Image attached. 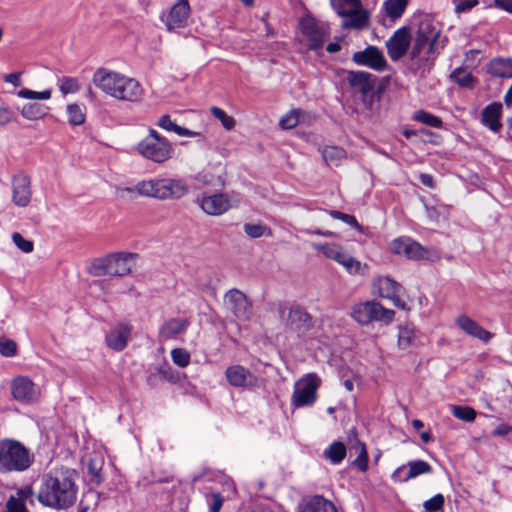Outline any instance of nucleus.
I'll return each instance as SVG.
<instances>
[{
	"label": "nucleus",
	"instance_id": "obj_17",
	"mask_svg": "<svg viewBox=\"0 0 512 512\" xmlns=\"http://www.w3.org/2000/svg\"><path fill=\"white\" fill-rule=\"evenodd\" d=\"M392 253L403 255L410 259H422L426 257V250L414 240L407 237H399L389 244Z\"/></svg>",
	"mask_w": 512,
	"mask_h": 512
},
{
	"label": "nucleus",
	"instance_id": "obj_50",
	"mask_svg": "<svg viewBox=\"0 0 512 512\" xmlns=\"http://www.w3.org/2000/svg\"><path fill=\"white\" fill-rule=\"evenodd\" d=\"M445 499L442 494H436L432 498L426 500L423 503V508L425 512H439L443 509Z\"/></svg>",
	"mask_w": 512,
	"mask_h": 512
},
{
	"label": "nucleus",
	"instance_id": "obj_52",
	"mask_svg": "<svg viewBox=\"0 0 512 512\" xmlns=\"http://www.w3.org/2000/svg\"><path fill=\"white\" fill-rule=\"evenodd\" d=\"M12 241L15 244V246L24 253H31L34 249L33 242L25 239L18 232L12 234Z\"/></svg>",
	"mask_w": 512,
	"mask_h": 512
},
{
	"label": "nucleus",
	"instance_id": "obj_59",
	"mask_svg": "<svg viewBox=\"0 0 512 512\" xmlns=\"http://www.w3.org/2000/svg\"><path fill=\"white\" fill-rule=\"evenodd\" d=\"M223 505V498L220 493L215 492L211 494V503L209 512H219Z\"/></svg>",
	"mask_w": 512,
	"mask_h": 512
},
{
	"label": "nucleus",
	"instance_id": "obj_15",
	"mask_svg": "<svg viewBox=\"0 0 512 512\" xmlns=\"http://www.w3.org/2000/svg\"><path fill=\"white\" fill-rule=\"evenodd\" d=\"M197 202L202 211L211 216L222 215L233 206L229 196L224 193L202 195L197 198Z\"/></svg>",
	"mask_w": 512,
	"mask_h": 512
},
{
	"label": "nucleus",
	"instance_id": "obj_39",
	"mask_svg": "<svg viewBox=\"0 0 512 512\" xmlns=\"http://www.w3.org/2000/svg\"><path fill=\"white\" fill-rule=\"evenodd\" d=\"M32 493L30 487H26L25 489H21L18 491L19 497L10 496L6 503V512H28L24 499H26Z\"/></svg>",
	"mask_w": 512,
	"mask_h": 512
},
{
	"label": "nucleus",
	"instance_id": "obj_32",
	"mask_svg": "<svg viewBox=\"0 0 512 512\" xmlns=\"http://www.w3.org/2000/svg\"><path fill=\"white\" fill-rule=\"evenodd\" d=\"M311 116L301 109H293L280 119V126L283 129H292L300 123L308 122Z\"/></svg>",
	"mask_w": 512,
	"mask_h": 512
},
{
	"label": "nucleus",
	"instance_id": "obj_27",
	"mask_svg": "<svg viewBox=\"0 0 512 512\" xmlns=\"http://www.w3.org/2000/svg\"><path fill=\"white\" fill-rule=\"evenodd\" d=\"M373 286L377 289L380 297L387 299H394L401 288L400 284L396 281L384 276L377 277L373 282Z\"/></svg>",
	"mask_w": 512,
	"mask_h": 512
},
{
	"label": "nucleus",
	"instance_id": "obj_41",
	"mask_svg": "<svg viewBox=\"0 0 512 512\" xmlns=\"http://www.w3.org/2000/svg\"><path fill=\"white\" fill-rule=\"evenodd\" d=\"M407 0H386L384 10L386 15L392 19H399L405 11Z\"/></svg>",
	"mask_w": 512,
	"mask_h": 512
},
{
	"label": "nucleus",
	"instance_id": "obj_49",
	"mask_svg": "<svg viewBox=\"0 0 512 512\" xmlns=\"http://www.w3.org/2000/svg\"><path fill=\"white\" fill-rule=\"evenodd\" d=\"M356 449H357L358 455L352 464L355 467H357L360 471L364 472L368 468V455H367L365 444L362 442H357Z\"/></svg>",
	"mask_w": 512,
	"mask_h": 512
},
{
	"label": "nucleus",
	"instance_id": "obj_26",
	"mask_svg": "<svg viewBox=\"0 0 512 512\" xmlns=\"http://www.w3.org/2000/svg\"><path fill=\"white\" fill-rule=\"evenodd\" d=\"M437 50V45L415 36L410 54L413 60L427 61L429 55L437 52Z\"/></svg>",
	"mask_w": 512,
	"mask_h": 512
},
{
	"label": "nucleus",
	"instance_id": "obj_10",
	"mask_svg": "<svg viewBox=\"0 0 512 512\" xmlns=\"http://www.w3.org/2000/svg\"><path fill=\"white\" fill-rule=\"evenodd\" d=\"M190 4L188 0H177V2L167 11L160 15L161 21L164 23L169 32L184 28L187 25L190 15Z\"/></svg>",
	"mask_w": 512,
	"mask_h": 512
},
{
	"label": "nucleus",
	"instance_id": "obj_21",
	"mask_svg": "<svg viewBox=\"0 0 512 512\" xmlns=\"http://www.w3.org/2000/svg\"><path fill=\"white\" fill-rule=\"evenodd\" d=\"M456 324L465 334L476 338L483 343H488L493 337L491 332L484 329L476 321L466 315H460L456 319Z\"/></svg>",
	"mask_w": 512,
	"mask_h": 512
},
{
	"label": "nucleus",
	"instance_id": "obj_6",
	"mask_svg": "<svg viewBox=\"0 0 512 512\" xmlns=\"http://www.w3.org/2000/svg\"><path fill=\"white\" fill-rule=\"evenodd\" d=\"M321 383L322 380L316 373L303 375L294 383L291 405L295 408L312 406L317 400Z\"/></svg>",
	"mask_w": 512,
	"mask_h": 512
},
{
	"label": "nucleus",
	"instance_id": "obj_34",
	"mask_svg": "<svg viewBox=\"0 0 512 512\" xmlns=\"http://www.w3.org/2000/svg\"><path fill=\"white\" fill-rule=\"evenodd\" d=\"M312 247L321 252L325 257L336 261L338 264L346 254L342 247L334 243H315Z\"/></svg>",
	"mask_w": 512,
	"mask_h": 512
},
{
	"label": "nucleus",
	"instance_id": "obj_1",
	"mask_svg": "<svg viewBox=\"0 0 512 512\" xmlns=\"http://www.w3.org/2000/svg\"><path fill=\"white\" fill-rule=\"evenodd\" d=\"M92 81L103 93L117 100L136 102L143 94L142 86L137 80L106 68L97 69Z\"/></svg>",
	"mask_w": 512,
	"mask_h": 512
},
{
	"label": "nucleus",
	"instance_id": "obj_35",
	"mask_svg": "<svg viewBox=\"0 0 512 512\" xmlns=\"http://www.w3.org/2000/svg\"><path fill=\"white\" fill-rule=\"evenodd\" d=\"M301 512H338L331 501L322 496H315L305 504Z\"/></svg>",
	"mask_w": 512,
	"mask_h": 512
},
{
	"label": "nucleus",
	"instance_id": "obj_51",
	"mask_svg": "<svg viewBox=\"0 0 512 512\" xmlns=\"http://www.w3.org/2000/svg\"><path fill=\"white\" fill-rule=\"evenodd\" d=\"M171 358L174 364L179 367H186L190 363V354L182 348H175L171 351Z\"/></svg>",
	"mask_w": 512,
	"mask_h": 512
},
{
	"label": "nucleus",
	"instance_id": "obj_57",
	"mask_svg": "<svg viewBox=\"0 0 512 512\" xmlns=\"http://www.w3.org/2000/svg\"><path fill=\"white\" fill-rule=\"evenodd\" d=\"M17 352V344L7 338L0 339V354L4 357H12Z\"/></svg>",
	"mask_w": 512,
	"mask_h": 512
},
{
	"label": "nucleus",
	"instance_id": "obj_47",
	"mask_svg": "<svg viewBox=\"0 0 512 512\" xmlns=\"http://www.w3.org/2000/svg\"><path fill=\"white\" fill-rule=\"evenodd\" d=\"M18 97L29 100H49L52 95L50 89L43 90L41 92L33 91L28 88H22L17 92Z\"/></svg>",
	"mask_w": 512,
	"mask_h": 512
},
{
	"label": "nucleus",
	"instance_id": "obj_14",
	"mask_svg": "<svg viewBox=\"0 0 512 512\" xmlns=\"http://www.w3.org/2000/svg\"><path fill=\"white\" fill-rule=\"evenodd\" d=\"M227 382L234 388L252 389L257 386V377L246 367L234 364L225 370Z\"/></svg>",
	"mask_w": 512,
	"mask_h": 512
},
{
	"label": "nucleus",
	"instance_id": "obj_62",
	"mask_svg": "<svg viewBox=\"0 0 512 512\" xmlns=\"http://www.w3.org/2000/svg\"><path fill=\"white\" fill-rule=\"evenodd\" d=\"M196 179L199 182H201L203 184H206V185H209V184L213 183V177L209 173H207L205 171H202V172L198 173L197 176H196Z\"/></svg>",
	"mask_w": 512,
	"mask_h": 512
},
{
	"label": "nucleus",
	"instance_id": "obj_64",
	"mask_svg": "<svg viewBox=\"0 0 512 512\" xmlns=\"http://www.w3.org/2000/svg\"><path fill=\"white\" fill-rule=\"evenodd\" d=\"M494 2L496 6L509 13H512V0H494Z\"/></svg>",
	"mask_w": 512,
	"mask_h": 512
},
{
	"label": "nucleus",
	"instance_id": "obj_16",
	"mask_svg": "<svg viewBox=\"0 0 512 512\" xmlns=\"http://www.w3.org/2000/svg\"><path fill=\"white\" fill-rule=\"evenodd\" d=\"M411 35L407 27L397 29L386 42L387 53L393 61L403 57L410 45Z\"/></svg>",
	"mask_w": 512,
	"mask_h": 512
},
{
	"label": "nucleus",
	"instance_id": "obj_13",
	"mask_svg": "<svg viewBox=\"0 0 512 512\" xmlns=\"http://www.w3.org/2000/svg\"><path fill=\"white\" fill-rule=\"evenodd\" d=\"M227 309L238 321H248L252 316V306L246 295L237 289L229 290L224 296Z\"/></svg>",
	"mask_w": 512,
	"mask_h": 512
},
{
	"label": "nucleus",
	"instance_id": "obj_40",
	"mask_svg": "<svg viewBox=\"0 0 512 512\" xmlns=\"http://www.w3.org/2000/svg\"><path fill=\"white\" fill-rule=\"evenodd\" d=\"M32 493L30 487H26L25 489H21L18 491L19 497L10 496L6 503V512H28L24 499H26Z\"/></svg>",
	"mask_w": 512,
	"mask_h": 512
},
{
	"label": "nucleus",
	"instance_id": "obj_2",
	"mask_svg": "<svg viewBox=\"0 0 512 512\" xmlns=\"http://www.w3.org/2000/svg\"><path fill=\"white\" fill-rule=\"evenodd\" d=\"M138 255L131 252H118L94 259L87 272L95 277H123L131 273Z\"/></svg>",
	"mask_w": 512,
	"mask_h": 512
},
{
	"label": "nucleus",
	"instance_id": "obj_38",
	"mask_svg": "<svg viewBox=\"0 0 512 512\" xmlns=\"http://www.w3.org/2000/svg\"><path fill=\"white\" fill-rule=\"evenodd\" d=\"M323 456L334 465L340 464L346 456V447L342 442H333L323 451Z\"/></svg>",
	"mask_w": 512,
	"mask_h": 512
},
{
	"label": "nucleus",
	"instance_id": "obj_48",
	"mask_svg": "<svg viewBox=\"0 0 512 512\" xmlns=\"http://www.w3.org/2000/svg\"><path fill=\"white\" fill-rule=\"evenodd\" d=\"M452 414L457 419L465 422L474 421L477 415L476 411L469 406H453Z\"/></svg>",
	"mask_w": 512,
	"mask_h": 512
},
{
	"label": "nucleus",
	"instance_id": "obj_18",
	"mask_svg": "<svg viewBox=\"0 0 512 512\" xmlns=\"http://www.w3.org/2000/svg\"><path fill=\"white\" fill-rule=\"evenodd\" d=\"M352 59L358 65L367 66L376 71H382L386 67L383 53L374 46H369L363 51L354 53Z\"/></svg>",
	"mask_w": 512,
	"mask_h": 512
},
{
	"label": "nucleus",
	"instance_id": "obj_30",
	"mask_svg": "<svg viewBox=\"0 0 512 512\" xmlns=\"http://www.w3.org/2000/svg\"><path fill=\"white\" fill-rule=\"evenodd\" d=\"M488 72L496 77L512 78V59L496 58L487 65Z\"/></svg>",
	"mask_w": 512,
	"mask_h": 512
},
{
	"label": "nucleus",
	"instance_id": "obj_11",
	"mask_svg": "<svg viewBox=\"0 0 512 512\" xmlns=\"http://www.w3.org/2000/svg\"><path fill=\"white\" fill-rule=\"evenodd\" d=\"M164 177H156L148 180L139 181L133 187L120 188L119 194L124 197L125 194L132 196L134 193L142 197L164 200Z\"/></svg>",
	"mask_w": 512,
	"mask_h": 512
},
{
	"label": "nucleus",
	"instance_id": "obj_4",
	"mask_svg": "<svg viewBox=\"0 0 512 512\" xmlns=\"http://www.w3.org/2000/svg\"><path fill=\"white\" fill-rule=\"evenodd\" d=\"M136 150L143 158L157 164L170 160L174 155L171 142L153 128L148 129V134L137 144Z\"/></svg>",
	"mask_w": 512,
	"mask_h": 512
},
{
	"label": "nucleus",
	"instance_id": "obj_37",
	"mask_svg": "<svg viewBox=\"0 0 512 512\" xmlns=\"http://www.w3.org/2000/svg\"><path fill=\"white\" fill-rule=\"evenodd\" d=\"M415 341L416 329L412 325L406 324L399 327L397 344L400 349L405 350L414 346Z\"/></svg>",
	"mask_w": 512,
	"mask_h": 512
},
{
	"label": "nucleus",
	"instance_id": "obj_44",
	"mask_svg": "<svg viewBox=\"0 0 512 512\" xmlns=\"http://www.w3.org/2000/svg\"><path fill=\"white\" fill-rule=\"evenodd\" d=\"M413 119L433 128H441L443 125L440 118L423 110L415 112Z\"/></svg>",
	"mask_w": 512,
	"mask_h": 512
},
{
	"label": "nucleus",
	"instance_id": "obj_22",
	"mask_svg": "<svg viewBox=\"0 0 512 512\" xmlns=\"http://www.w3.org/2000/svg\"><path fill=\"white\" fill-rule=\"evenodd\" d=\"M164 200L181 199L189 192V185L181 177H164Z\"/></svg>",
	"mask_w": 512,
	"mask_h": 512
},
{
	"label": "nucleus",
	"instance_id": "obj_23",
	"mask_svg": "<svg viewBox=\"0 0 512 512\" xmlns=\"http://www.w3.org/2000/svg\"><path fill=\"white\" fill-rule=\"evenodd\" d=\"M502 104L493 102L487 105L482 111V123L493 132H499L502 124L500 122Z\"/></svg>",
	"mask_w": 512,
	"mask_h": 512
},
{
	"label": "nucleus",
	"instance_id": "obj_3",
	"mask_svg": "<svg viewBox=\"0 0 512 512\" xmlns=\"http://www.w3.org/2000/svg\"><path fill=\"white\" fill-rule=\"evenodd\" d=\"M33 455L19 441L3 439L0 441V471L22 472L27 470L32 462Z\"/></svg>",
	"mask_w": 512,
	"mask_h": 512
},
{
	"label": "nucleus",
	"instance_id": "obj_33",
	"mask_svg": "<svg viewBox=\"0 0 512 512\" xmlns=\"http://www.w3.org/2000/svg\"><path fill=\"white\" fill-rule=\"evenodd\" d=\"M49 108L44 104L26 103L20 109L21 116L30 121H36L44 118Z\"/></svg>",
	"mask_w": 512,
	"mask_h": 512
},
{
	"label": "nucleus",
	"instance_id": "obj_12",
	"mask_svg": "<svg viewBox=\"0 0 512 512\" xmlns=\"http://www.w3.org/2000/svg\"><path fill=\"white\" fill-rule=\"evenodd\" d=\"M11 394L14 400L22 404H34L41 397L40 388L25 376H18L12 380Z\"/></svg>",
	"mask_w": 512,
	"mask_h": 512
},
{
	"label": "nucleus",
	"instance_id": "obj_8",
	"mask_svg": "<svg viewBox=\"0 0 512 512\" xmlns=\"http://www.w3.org/2000/svg\"><path fill=\"white\" fill-rule=\"evenodd\" d=\"M301 42L310 50H319L329 38L328 24L307 15L299 22Z\"/></svg>",
	"mask_w": 512,
	"mask_h": 512
},
{
	"label": "nucleus",
	"instance_id": "obj_46",
	"mask_svg": "<svg viewBox=\"0 0 512 512\" xmlns=\"http://www.w3.org/2000/svg\"><path fill=\"white\" fill-rule=\"evenodd\" d=\"M339 264L343 266L349 274H361L365 268V265H362L360 261L347 253L344 255Z\"/></svg>",
	"mask_w": 512,
	"mask_h": 512
},
{
	"label": "nucleus",
	"instance_id": "obj_25",
	"mask_svg": "<svg viewBox=\"0 0 512 512\" xmlns=\"http://www.w3.org/2000/svg\"><path fill=\"white\" fill-rule=\"evenodd\" d=\"M431 471V466L423 460L410 461L399 467L393 477H406L407 479L421 476Z\"/></svg>",
	"mask_w": 512,
	"mask_h": 512
},
{
	"label": "nucleus",
	"instance_id": "obj_31",
	"mask_svg": "<svg viewBox=\"0 0 512 512\" xmlns=\"http://www.w3.org/2000/svg\"><path fill=\"white\" fill-rule=\"evenodd\" d=\"M157 126L161 129L168 131V132H174L178 136L182 137H198L200 136L199 132L189 130L185 127H181L174 123L169 115H163L161 116L157 121Z\"/></svg>",
	"mask_w": 512,
	"mask_h": 512
},
{
	"label": "nucleus",
	"instance_id": "obj_60",
	"mask_svg": "<svg viewBox=\"0 0 512 512\" xmlns=\"http://www.w3.org/2000/svg\"><path fill=\"white\" fill-rule=\"evenodd\" d=\"M4 81L12 84L15 87L21 85V77L19 73H10L4 76Z\"/></svg>",
	"mask_w": 512,
	"mask_h": 512
},
{
	"label": "nucleus",
	"instance_id": "obj_7",
	"mask_svg": "<svg viewBox=\"0 0 512 512\" xmlns=\"http://www.w3.org/2000/svg\"><path fill=\"white\" fill-rule=\"evenodd\" d=\"M331 5L343 18L344 28L362 29L368 24V12L363 9L360 0H330Z\"/></svg>",
	"mask_w": 512,
	"mask_h": 512
},
{
	"label": "nucleus",
	"instance_id": "obj_54",
	"mask_svg": "<svg viewBox=\"0 0 512 512\" xmlns=\"http://www.w3.org/2000/svg\"><path fill=\"white\" fill-rule=\"evenodd\" d=\"M103 459L96 457L90 459L88 462V471L92 478L101 479L104 475L102 474Z\"/></svg>",
	"mask_w": 512,
	"mask_h": 512
},
{
	"label": "nucleus",
	"instance_id": "obj_29",
	"mask_svg": "<svg viewBox=\"0 0 512 512\" xmlns=\"http://www.w3.org/2000/svg\"><path fill=\"white\" fill-rule=\"evenodd\" d=\"M189 322L186 319L174 318L165 322L160 328V336L167 340L185 332Z\"/></svg>",
	"mask_w": 512,
	"mask_h": 512
},
{
	"label": "nucleus",
	"instance_id": "obj_58",
	"mask_svg": "<svg viewBox=\"0 0 512 512\" xmlns=\"http://www.w3.org/2000/svg\"><path fill=\"white\" fill-rule=\"evenodd\" d=\"M478 5V0H461L455 4L454 11L456 14H461L470 11Z\"/></svg>",
	"mask_w": 512,
	"mask_h": 512
},
{
	"label": "nucleus",
	"instance_id": "obj_5",
	"mask_svg": "<svg viewBox=\"0 0 512 512\" xmlns=\"http://www.w3.org/2000/svg\"><path fill=\"white\" fill-rule=\"evenodd\" d=\"M76 498L74 482H46L38 494V500L45 506L64 509Z\"/></svg>",
	"mask_w": 512,
	"mask_h": 512
},
{
	"label": "nucleus",
	"instance_id": "obj_56",
	"mask_svg": "<svg viewBox=\"0 0 512 512\" xmlns=\"http://www.w3.org/2000/svg\"><path fill=\"white\" fill-rule=\"evenodd\" d=\"M329 214L331 217L347 223L348 225L356 228L358 231L362 230V227L359 225L356 218L352 215L345 214V213H342V212L336 211V210L329 211Z\"/></svg>",
	"mask_w": 512,
	"mask_h": 512
},
{
	"label": "nucleus",
	"instance_id": "obj_36",
	"mask_svg": "<svg viewBox=\"0 0 512 512\" xmlns=\"http://www.w3.org/2000/svg\"><path fill=\"white\" fill-rule=\"evenodd\" d=\"M322 157L329 166H339L347 157L344 149L337 146H326L322 150Z\"/></svg>",
	"mask_w": 512,
	"mask_h": 512
},
{
	"label": "nucleus",
	"instance_id": "obj_55",
	"mask_svg": "<svg viewBox=\"0 0 512 512\" xmlns=\"http://www.w3.org/2000/svg\"><path fill=\"white\" fill-rule=\"evenodd\" d=\"M244 232L251 238H260L265 235V232L268 230L266 226L262 224H252L246 223L244 224Z\"/></svg>",
	"mask_w": 512,
	"mask_h": 512
},
{
	"label": "nucleus",
	"instance_id": "obj_45",
	"mask_svg": "<svg viewBox=\"0 0 512 512\" xmlns=\"http://www.w3.org/2000/svg\"><path fill=\"white\" fill-rule=\"evenodd\" d=\"M210 113L221 122L226 130H232L235 127V119L228 115L223 109L213 106L210 108Z\"/></svg>",
	"mask_w": 512,
	"mask_h": 512
},
{
	"label": "nucleus",
	"instance_id": "obj_42",
	"mask_svg": "<svg viewBox=\"0 0 512 512\" xmlns=\"http://www.w3.org/2000/svg\"><path fill=\"white\" fill-rule=\"evenodd\" d=\"M66 112L71 125H81L85 121V107L77 103L67 105Z\"/></svg>",
	"mask_w": 512,
	"mask_h": 512
},
{
	"label": "nucleus",
	"instance_id": "obj_28",
	"mask_svg": "<svg viewBox=\"0 0 512 512\" xmlns=\"http://www.w3.org/2000/svg\"><path fill=\"white\" fill-rule=\"evenodd\" d=\"M347 79L353 88L364 95L374 88L372 75L367 72H349Z\"/></svg>",
	"mask_w": 512,
	"mask_h": 512
},
{
	"label": "nucleus",
	"instance_id": "obj_53",
	"mask_svg": "<svg viewBox=\"0 0 512 512\" xmlns=\"http://www.w3.org/2000/svg\"><path fill=\"white\" fill-rule=\"evenodd\" d=\"M451 77L453 80L462 87H469L473 82V77L470 73L458 68L455 69Z\"/></svg>",
	"mask_w": 512,
	"mask_h": 512
},
{
	"label": "nucleus",
	"instance_id": "obj_63",
	"mask_svg": "<svg viewBox=\"0 0 512 512\" xmlns=\"http://www.w3.org/2000/svg\"><path fill=\"white\" fill-rule=\"evenodd\" d=\"M304 233L308 234V235H320V236H324V237H331L333 236V232L331 231H323L321 229H305L304 230Z\"/></svg>",
	"mask_w": 512,
	"mask_h": 512
},
{
	"label": "nucleus",
	"instance_id": "obj_19",
	"mask_svg": "<svg viewBox=\"0 0 512 512\" xmlns=\"http://www.w3.org/2000/svg\"><path fill=\"white\" fill-rule=\"evenodd\" d=\"M30 180L26 175L19 174L13 178L12 201L16 206L25 207L31 200Z\"/></svg>",
	"mask_w": 512,
	"mask_h": 512
},
{
	"label": "nucleus",
	"instance_id": "obj_20",
	"mask_svg": "<svg viewBox=\"0 0 512 512\" xmlns=\"http://www.w3.org/2000/svg\"><path fill=\"white\" fill-rule=\"evenodd\" d=\"M132 333V326L128 323H118L106 335V343L115 351L123 350Z\"/></svg>",
	"mask_w": 512,
	"mask_h": 512
},
{
	"label": "nucleus",
	"instance_id": "obj_61",
	"mask_svg": "<svg viewBox=\"0 0 512 512\" xmlns=\"http://www.w3.org/2000/svg\"><path fill=\"white\" fill-rule=\"evenodd\" d=\"M12 119V113L3 106H0V125L9 123Z\"/></svg>",
	"mask_w": 512,
	"mask_h": 512
},
{
	"label": "nucleus",
	"instance_id": "obj_43",
	"mask_svg": "<svg viewBox=\"0 0 512 512\" xmlns=\"http://www.w3.org/2000/svg\"><path fill=\"white\" fill-rule=\"evenodd\" d=\"M80 87L79 80L75 77H62L58 80V88L63 95L75 94Z\"/></svg>",
	"mask_w": 512,
	"mask_h": 512
},
{
	"label": "nucleus",
	"instance_id": "obj_24",
	"mask_svg": "<svg viewBox=\"0 0 512 512\" xmlns=\"http://www.w3.org/2000/svg\"><path fill=\"white\" fill-rule=\"evenodd\" d=\"M415 36L438 46L441 31L439 28H437L435 22L431 18L425 16L420 19Z\"/></svg>",
	"mask_w": 512,
	"mask_h": 512
},
{
	"label": "nucleus",
	"instance_id": "obj_9",
	"mask_svg": "<svg viewBox=\"0 0 512 512\" xmlns=\"http://www.w3.org/2000/svg\"><path fill=\"white\" fill-rule=\"evenodd\" d=\"M394 315L393 310L386 309L375 301L355 304L351 310V317L360 325H368L372 321L390 323Z\"/></svg>",
	"mask_w": 512,
	"mask_h": 512
}]
</instances>
